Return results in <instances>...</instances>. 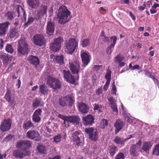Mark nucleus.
I'll use <instances>...</instances> for the list:
<instances>
[{"label": "nucleus", "instance_id": "f257e3e1", "mask_svg": "<svg viewBox=\"0 0 159 159\" xmlns=\"http://www.w3.org/2000/svg\"><path fill=\"white\" fill-rule=\"evenodd\" d=\"M57 15L58 22L61 24H64L68 22L71 17L70 12L64 5L59 8Z\"/></svg>", "mask_w": 159, "mask_h": 159}, {"label": "nucleus", "instance_id": "f03ea898", "mask_svg": "<svg viewBox=\"0 0 159 159\" xmlns=\"http://www.w3.org/2000/svg\"><path fill=\"white\" fill-rule=\"evenodd\" d=\"M78 41L75 39L70 38L66 41L64 44L65 51L68 54H72L78 48Z\"/></svg>", "mask_w": 159, "mask_h": 159}, {"label": "nucleus", "instance_id": "7ed1b4c3", "mask_svg": "<svg viewBox=\"0 0 159 159\" xmlns=\"http://www.w3.org/2000/svg\"><path fill=\"white\" fill-rule=\"evenodd\" d=\"M59 118L64 120L63 124L65 126H69V122L78 124H79L80 119L78 116H67L59 114L58 115Z\"/></svg>", "mask_w": 159, "mask_h": 159}, {"label": "nucleus", "instance_id": "20e7f679", "mask_svg": "<svg viewBox=\"0 0 159 159\" xmlns=\"http://www.w3.org/2000/svg\"><path fill=\"white\" fill-rule=\"evenodd\" d=\"M69 67L71 73L73 74H76L78 75L80 70V63L77 59H75L73 61H70Z\"/></svg>", "mask_w": 159, "mask_h": 159}, {"label": "nucleus", "instance_id": "39448f33", "mask_svg": "<svg viewBox=\"0 0 159 159\" xmlns=\"http://www.w3.org/2000/svg\"><path fill=\"white\" fill-rule=\"evenodd\" d=\"M18 46L17 48L18 54L22 55L27 54L30 51L28 44L25 40L20 39L18 41Z\"/></svg>", "mask_w": 159, "mask_h": 159}, {"label": "nucleus", "instance_id": "423d86ee", "mask_svg": "<svg viewBox=\"0 0 159 159\" xmlns=\"http://www.w3.org/2000/svg\"><path fill=\"white\" fill-rule=\"evenodd\" d=\"M63 39L61 37H59L55 39L52 42L50 43L49 48L53 52H56L59 50L61 48V43Z\"/></svg>", "mask_w": 159, "mask_h": 159}, {"label": "nucleus", "instance_id": "0eeeda50", "mask_svg": "<svg viewBox=\"0 0 159 159\" xmlns=\"http://www.w3.org/2000/svg\"><path fill=\"white\" fill-rule=\"evenodd\" d=\"M47 9V6L42 4L37 10H35L33 12L32 15L36 19H40L46 14Z\"/></svg>", "mask_w": 159, "mask_h": 159}, {"label": "nucleus", "instance_id": "6e6552de", "mask_svg": "<svg viewBox=\"0 0 159 159\" xmlns=\"http://www.w3.org/2000/svg\"><path fill=\"white\" fill-rule=\"evenodd\" d=\"M74 101L72 98L69 95L61 97L59 99V102L60 105L64 107L69 105L71 106L74 103Z\"/></svg>", "mask_w": 159, "mask_h": 159}, {"label": "nucleus", "instance_id": "1a4fd4ad", "mask_svg": "<svg viewBox=\"0 0 159 159\" xmlns=\"http://www.w3.org/2000/svg\"><path fill=\"white\" fill-rule=\"evenodd\" d=\"M34 44L39 47H41L44 43L45 40L43 35L42 34H36L33 37Z\"/></svg>", "mask_w": 159, "mask_h": 159}, {"label": "nucleus", "instance_id": "9d476101", "mask_svg": "<svg viewBox=\"0 0 159 159\" xmlns=\"http://www.w3.org/2000/svg\"><path fill=\"white\" fill-rule=\"evenodd\" d=\"M29 154L28 150L26 148H19L13 151V155L16 157L22 158L24 157L27 156Z\"/></svg>", "mask_w": 159, "mask_h": 159}, {"label": "nucleus", "instance_id": "9b49d317", "mask_svg": "<svg viewBox=\"0 0 159 159\" xmlns=\"http://www.w3.org/2000/svg\"><path fill=\"white\" fill-rule=\"evenodd\" d=\"M85 131L89 134L90 139L93 141H96L97 140L98 137L97 130L96 129L91 127L86 128Z\"/></svg>", "mask_w": 159, "mask_h": 159}, {"label": "nucleus", "instance_id": "f8f14e48", "mask_svg": "<svg viewBox=\"0 0 159 159\" xmlns=\"http://www.w3.org/2000/svg\"><path fill=\"white\" fill-rule=\"evenodd\" d=\"M26 136L29 139L35 141H39L41 139V136L38 132L34 130L28 131L26 133Z\"/></svg>", "mask_w": 159, "mask_h": 159}, {"label": "nucleus", "instance_id": "ddd939ff", "mask_svg": "<svg viewBox=\"0 0 159 159\" xmlns=\"http://www.w3.org/2000/svg\"><path fill=\"white\" fill-rule=\"evenodd\" d=\"M11 120L10 119H5L1 123L0 129L2 132L9 130L11 127Z\"/></svg>", "mask_w": 159, "mask_h": 159}, {"label": "nucleus", "instance_id": "4468645a", "mask_svg": "<svg viewBox=\"0 0 159 159\" xmlns=\"http://www.w3.org/2000/svg\"><path fill=\"white\" fill-rule=\"evenodd\" d=\"M62 74L66 80L72 84L75 83V80L73 76L69 71L64 70L62 71Z\"/></svg>", "mask_w": 159, "mask_h": 159}, {"label": "nucleus", "instance_id": "2eb2a0df", "mask_svg": "<svg viewBox=\"0 0 159 159\" xmlns=\"http://www.w3.org/2000/svg\"><path fill=\"white\" fill-rule=\"evenodd\" d=\"M109 104L113 110V113L115 115L118 114V110L116 101L113 97H109L108 98Z\"/></svg>", "mask_w": 159, "mask_h": 159}, {"label": "nucleus", "instance_id": "dca6fc26", "mask_svg": "<svg viewBox=\"0 0 159 159\" xmlns=\"http://www.w3.org/2000/svg\"><path fill=\"white\" fill-rule=\"evenodd\" d=\"M9 25L8 22L0 23V35L4 36L6 35Z\"/></svg>", "mask_w": 159, "mask_h": 159}, {"label": "nucleus", "instance_id": "f3484780", "mask_svg": "<svg viewBox=\"0 0 159 159\" xmlns=\"http://www.w3.org/2000/svg\"><path fill=\"white\" fill-rule=\"evenodd\" d=\"M78 110L82 113H87L89 111L88 107L84 103L80 102L78 103Z\"/></svg>", "mask_w": 159, "mask_h": 159}, {"label": "nucleus", "instance_id": "a211bd4d", "mask_svg": "<svg viewBox=\"0 0 159 159\" xmlns=\"http://www.w3.org/2000/svg\"><path fill=\"white\" fill-rule=\"evenodd\" d=\"M26 2L29 7L32 9H37L40 3L39 0H26Z\"/></svg>", "mask_w": 159, "mask_h": 159}, {"label": "nucleus", "instance_id": "6ab92c4d", "mask_svg": "<svg viewBox=\"0 0 159 159\" xmlns=\"http://www.w3.org/2000/svg\"><path fill=\"white\" fill-rule=\"evenodd\" d=\"M82 119L84 125H92L94 123V119L91 115H88L86 116L83 117Z\"/></svg>", "mask_w": 159, "mask_h": 159}, {"label": "nucleus", "instance_id": "aec40b11", "mask_svg": "<svg viewBox=\"0 0 159 159\" xmlns=\"http://www.w3.org/2000/svg\"><path fill=\"white\" fill-rule=\"evenodd\" d=\"M81 56L84 66H85L90 61L89 53L85 52H83L81 53Z\"/></svg>", "mask_w": 159, "mask_h": 159}, {"label": "nucleus", "instance_id": "412c9836", "mask_svg": "<svg viewBox=\"0 0 159 159\" xmlns=\"http://www.w3.org/2000/svg\"><path fill=\"white\" fill-rule=\"evenodd\" d=\"M124 123L120 120H118L116 121L114 124V126L116 128L115 133H118L123 128L124 125Z\"/></svg>", "mask_w": 159, "mask_h": 159}, {"label": "nucleus", "instance_id": "4be33fe9", "mask_svg": "<svg viewBox=\"0 0 159 159\" xmlns=\"http://www.w3.org/2000/svg\"><path fill=\"white\" fill-rule=\"evenodd\" d=\"M139 149L137 148L136 145H133L131 146L129 150L130 154L133 157H136L138 156L139 152Z\"/></svg>", "mask_w": 159, "mask_h": 159}, {"label": "nucleus", "instance_id": "5701e85b", "mask_svg": "<svg viewBox=\"0 0 159 159\" xmlns=\"http://www.w3.org/2000/svg\"><path fill=\"white\" fill-rule=\"evenodd\" d=\"M46 33L47 34L49 35H52L55 30V26L54 23L51 21L48 22L47 25Z\"/></svg>", "mask_w": 159, "mask_h": 159}, {"label": "nucleus", "instance_id": "b1692460", "mask_svg": "<svg viewBox=\"0 0 159 159\" xmlns=\"http://www.w3.org/2000/svg\"><path fill=\"white\" fill-rule=\"evenodd\" d=\"M28 60L31 64L35 66V67L39 64V60L36 56L31 55L28 57Z\"/></svg>", "mask_w": 159, "mask_h": 159}, {"label": "nucleus", "instance_id": "393cba45", "mask_svg": "<svg viewBox=\"0 0 159 159\" xmlns=\"http://www.w3.org/2000/svg\"><path fill=\"white\" fill-rule=\"evenodd\" d=\"M111 39L113 40L112 43L111 44L110 46L108 47L106 50V52L108 54H110L111 53L112 49L116 44L117 40V38L116 36H112L111 38Z\"/></svg>", "mask_w": 159, "mask_h": 159}, {"label": "nucleus", "instance_id": "a878e982", "mask_svg": "<svg viewBox=\"0 0 159 159\" xmlns=\"http://www.w3.org/2000/svg\"><path fill=\"white\" fill-rule=\"evenodd\" d=\"M81 136V134L77 131H75L72 134L73 139L77 145L79 144L80 141Z\"/></svg>", "mask_w": 159, "mask_h": 159}, {"label": "nucleus", "instance_id": "bb28decb", "mask_svg": "<svg viewBox=\"0 0 159 159\" xmlns=\"http://www.w3.org/2000/svg\"><path fill=\"white\" fill-rule=\"evenodd\" d=\"M39 92L44 95H47L50 90L45 84H42L39 86Z\"/></svg>", "mask_w": 159, "mask_h": 159}, {"label": "nucleus", "instance_id": "cd10ccee", "mask_svg": "<svg viewBox=\"0 0 159 159\" xmlns=\"http://www.w3.org/2000/svg\"><path fill=\"white\" fill-rule=\"evenodd\" d=\"M152 146V144L150 142H144L142 147V149L146 152H148Z\"/></svg>", "mask_w": 159, "mask_h": 159}, {"label": "nucleus", "instance_id": "c85d7f7f", "mask_svg": "<svg viewBox=\"0 0 159 159\" xmlns=\"http://www.w3.org/2000/svg\"><path fill=\"white\" fill-rule=\"evenodd\" d=\"M11 93L10 90H8L5 94V98L8 102H10L11 104L15 103L16 101L14 99H11Z\"/></svg>", "mask_w": 159, "mask_h": 159}, {"label": "nucleus", "instance_id": "c756f323", "mask_svg": "<svg viewBox=\"0 0 159 159\" xmlns=\"http://www.w3.org/2000/svg\"><path fill=\"white\" fill-rule=\"evenodd\" d=\"M12 57V56L6 54H3L1 56V58L7 63L11 61Z\"/></svg>", "mask_w": 159, "mask_h": 159}, {"label": "nucleus", "instance_id": "7c9ffc66", "mask_svg": "<svg viewBox=\"0 0 159 159\" xmlns=\"http://www.w3.org/2000/svg\"><path fill=\"white\" fill-rule=\"evenodd\" d=\"M37 150L40 154H44L47 151V148L44 145H40L37 147Z\"/></svg>", "mask_w": 159, "mask_h": 159}, {"label": "nucleus", "instance_id": "2f4dec72", "mask_svg": "<svg viewBox=\"0 0 159 159\" xmlns=\"http://www.w3.org/2000/svg\"><path fill=\"white\" fill-rule=\"evenodd\" d=\"M16 10L18 13V16H20V11H22L23 12V18H24L25 21L26 20V15L25 10L20 5L18 6L16 8Z\"/></svg>", "mask_w": 159, "mask_h": 159}, {"label": "nucleus", "instance_id": "473e14b6", "mask_svg": "<svg viewBox=\"0 0 159 159\" xmlns=\"http://www.w3.org/2000/svg\"><path fill=\"white\" fill-rule=\"evenodd\" d=\"M56 80L55 78L51 76H48L47 80V84L50 86V88H52Z\"/></svg>", "mask_w": 159, "mask_h": 159}, {"label": "nucleus", "instance_id": "72a5a7b5", "mask_svg": "<svg viewBox=\"0 0 159 159\" xmlns=\"http://www.w3.org/2000/svg\"><path fill=\"white\" fill-rule=\"evenodd\" d=\"M54 83V84H53L52 87L53 89L57 90L61 88V85L60 82L58 79L56 80Z\"/></svg>", "mask_w": 159, "mask_h": 159}, {"label": "nucleus", "instance_id": "f704fd0d", "mask_svg": "<svg viewBox=\"0 0 159 159\" xmlns=\"http://www.w3.org/2000/svg\"><path fill=\"white\" fill-rule=\"evenodd\" d=\"M23 127L24 129H28L31 127H34V125L30 121H28L24 124Z\"/></svg>", "mask_w": 159, "mask_h": 159}, {"label": "nucleus", "instance_id": "c9c22d12", "mask_svg": "<svg viewBox=\"0 0 159 159\" xmlns=\"http://www.w3.org/2000/svg\"><path fill=\"white\" fill-rule=\"evenodd\" d=\"M5 50L7 52L10 54H12L14 51L13 47L11 44H8L5 47Z\"/></svg>", "mask_w": 159, "mask_h": 159}, {"label": "nucleus", "instance_id": "e433bc0d", "mask_svg": "<svg viewBox=\"0 0 159 159\" xmlns=\"http://www.w3.org/2000/svg\"><path fill=\"white\" fill-rule=\"evenodd\" d=\"M114 141L117 144L124 145V143L126 141L125 140V139H124L123 138L116 137L114 139Z\"/></svg>", "mask_w": 159, "mask_h": 159}, {"label": "nucleus", "instance_id": "4c0bfd02", "mask_svg": "<svg viewBox=\"0 0 159 159\" xmlns=\"http://www.w3.org/2000/svg\"><path fill=\"white\" fill-rule=\"evenodd\" d=\"M89 44L90 41L88 39H84L81 41V45L83 48H85L89 46Z\"/></svg>", "mask_w": 159, "mask_h": 159}, {"label": "nucleus", "instance_id": "58836bf2", "mask_svg": "<svg viewBox=\"0 0 159 159\" xmlns=\"http://www.w3.org/2000/svg\"><path fill=\"white\" fill-rule=\"evenodd\" d=\"M55 59L57 62L60 65L64 63V57L63 55L56 56Z\"/></svg>", "mask_w": 159, "mask_h": 159}, {"label": "nucleus", "instance_id": "ea45409f", "mask_svg": "<svg viewBox=\"0 0 159 159\" xmlns=\"http://www.w3.org/2000/svg\"><path fill=\"white\" fill-rule=\"evenodd\" d=\"M152 154L157 156H159V143L155 146L153 149Z\"/></svg>", "mask_w": 159, "mask_h": 159}, {"label": "nucleus", "instance_id": "a19ab883", "mask_svg": "<svg viewBox=\"0 0 159 159\" xmlns=\"http://www.w3.org/2000/svg\"><path fill=\"white\" fill-rule=\"evenodd\" d=\"M34 17L32 16H29L28 18V20L27 22L25 24V25L26 26H28L31 23H32L34 20H37L39 19H36L34 16H33Z\"/></svg>", "mask_w": 159, "mask_h": 159}, {"label": "nucleus", "instance_id": "79ce46f5", "mask_svg": "<svg viewBox=\"0 0 159 159\" xmlns=\"http://www.w3.org/2000/svg\"><path fill=\"white\" fill-rule=\"evenodd\" d=\"M116 148L117 147L114 145L112 146L110 148L109 153L111 156H113L115 153L117 151Z\"/></svg>", "mask_w": 159, "mask_h": 159}, {"label": "nucleus", "instance_id": "37998d69", "mask_svg": "<svg viewBox=\"0 0 159 159\" xmlns=\"http://www.w3.org/2000/svg\"><path fill=\"white\" fill-rule=\"evenodd\" d=\"M40 103V101L39 99L37 98L35 99L33 102V107H34L35 108L39 106Z\"/></svg>", "mask_w": 159, "mask_h": 159}, {"label": "nucleus", "instance_id": "c03bdc74", "mask_svg": "<svg viewBox=\"0 0 159 159\" xmlns=\"http://www.w3.org/2000/svg\"><path fill=\"white\" fill-rule=\"evenodd\" d=\"M61 136L60 134L55 135L53 137L54 142L56 143L60 142L61 140Z\"/></svg>", "mask_w": 159, "mask_h": 159}, {"label": "nucleus", "instance_id": "a18cd8bd", "mask_svg": "<svg viewBox=\"0 0 159 159\" xmlns=\"http://www.w3.org/2000/svg\"><path fill=\"white\" fill-rule=\"evenodd\" d=\"M93 109L94 111L98 110L99 112H102V106L101 105H99L97 104H95L93 105Z\"/></svg>", "mask_w": 159, "mask_h": 159}, {"label": "nucleus", "instance_id": "49530a36", "mask_svg": "<svg viewBox=\"0 0 159 159\" xmlns=\"http://www.w3.org/2000/svg\"><path fill=\"white\" fill-rule=\"evenodd\" d=\"M24 146H26L28 148H30L32 147V143L30 140H24Z\"/></svg>", "mask_w": 159, "mask_h": 159}, {"label": "nucleus", "instance_id": "de8ad7c7", "mask_svg": "<svg viewBox=\"0 0 159 159\" xmlns=\"http://www.w3.org/2000/svg\"><path fill=\"white\" fill-rule=\"evenodd\" d=\"M124 59V57L121 55H117L115 57V61L118 62L122 61Z\"/></svg>", "mask_w": 159, "mask_h": 159}, {"label": "nucleus", "instance_id": "09e8293b", "mask_svg": "<svg viewBox=\"0 0 159 159\" xmlns=\"http://www.w3.org/2000/svg\"><path fill=\"white\" fill-rule=\"evenodd\" d=\"M125 158V156L124 153L120 152L116 156L115 159H124Z\"/></svg>", "mask_w": 159, "mask_h": 159}, {"label": "nucleus", "instance_id": "8fccbe9b", "mask_svg": "<svg viewBox=\"0 0 159 159\" xmlns=\"http://www.w3.org/2000/svg\"><path fill=\"white\" fill-rule=\"evenodd\" d=\"M32 120L34 122L36 123H38L40 121L41 118L39 116L33 114L32 117Z\"/></svg>", "mask_w": 159, "mask_h": 159}, {"label": "nucleus", "instance_id": "3c124183", "mask_svg": "<svg viewBox=\"0 0 159 159\" xmlns=\"http://www.w3.org/2000/svg\"><path fill=\"white\" fill-rule=\"evenodd\" d=\"M18 33V30L16 29H14L12 30L10 34V36L11 38H13L17 35Z\"/></svg>", "mask_w": 159, "mask_h": 159}, {"label": "nucleus", "instance_id": "603ef678", "mask_svg": "<svg viewBox=\"0 0 159 159\" xmlns=\"http://www.w3.org/2000/svg\"><path fill=\"white\" fill-rule=\"evenodd\" d=\"M6 17L7 18V19L8 20H11L13 18V14L11 12H7L5 15Z\"/></svg>", "mask_w": 159, "mask_h": 159}, {"label": "nucleus", "instance_id": "864d4df0", "mask_svg": "<svg viewBox=\"0 0 159 159\" xmlns=\"http://www.w3.org/2000/svg\"><path fill=\"white\" fill-rule=\"evenodd\" d=\"M108 124V121L107 120L103 119L101 123V127L104 128Z\"/></svg>", "mask_w": 159, "mask_h": 159}, {"label": "nucleus", "instance_id": "5fc2aeb1", "mask_svg": "<svg viewBox=\"0 0 159 159\" xmlns=\"http://www.w3.org/2000/svg\"><path fill=\"white\" fill-rule=\"evenodd\" d=\"M111 93V94L115 95L116 94V87L115 84L114 82H113L112 84Z\"/></svg>", "mask_w": 159, "mask_h": 159}, {"label": "nucleus", "instance_id": "6e6d98bb", "mask_svg": "<svg viewBox=\"0 0 159 159\" xmlns=\"http://www.w3.org/2000/svg\"><path fill=\"white\" fill-rule=\"evenodd\" d=\"M106 80H111V71L108 70L105 76Z\"/></svg>", "mask_w": 159, "mask_h": 159}, {"label": "nucleus", "instance_id": "4d7b16f0", "mask_svg": "<svg viewBox=\"0 0 159 159\" xmlns=\"http://www.w3.org/2000/svg\"><path fill=\"white\" fill-rule=\"evenodd\" d=\"M42 112V110L41 109H38L35 111L34 114L40 116L41 115Z\"/></svg>", "mask_w": 159, "mask_h": 159}, {"label": "nucleus", "instance_id": "13d9d810", "mask_svg": "<svg viewBox=\"0 0 159 159\" xmlns=\"http://www.w3.org/2000/svg\"><path fill=\"white\" fill-rule=\"evenodd\" d=\"M24 140L20 141L16 145L17 148L18 149L21 148V147L24 146Z\"/></svg>", "mask_w": 159, "mask_h": 159}, {"label": "nucleus", "instance_id": "bf43d9fd", "mask_svg": "<svg viewBox=\"0 0 159 159\" xmlns=\"http://www.w3.org/2000/svg\"><path fill=\"white\" fill-rule=\"evenodd\" d=\"M13 136L11 134L9 135L8 136L6 137L4 139V141L6 142H8L11 140Z\"/></svg>", "mask_w": 159, "mask_h": 159}, {"label": "nucleus", "instance_id": "052dcab7", "mask_svg": "<svg viewBox=\"0 0 159 159\" xmlns=\"http://www.w3.org/2000/svg\"><path fill=\"white\" fill-rule=\"evenodd\" d=\"M102 65H95L94 67V69L95 71H97L99 70L100 68H102Z\"/></svg>", "mask_w": 159, "mask_h": 159}, {"label": "nucleus", "instance_id": "680f3d73", "mask_svg": "<svg viewBox=\"0 0 159 159\" xmlns=\"http://www.w3.org/2000/svg\"><path fill=\"white\" fill-rule=\"evenodd\" d=\"M102 91L101 88H98L96 90V94L99 95L100 94L102 93Z\"/></svg>", "mask_w": 159, "mask_h": 159}, {"label": "nucleus", "instance_id": "e2e57ef3", "mask_svg": "<svg viewBox=\"0 0 159 159\" xmlns=\"http://www.w3.org/2000/svg\"><path fill=\"white\" fill-rule=\"evenodd\" d=\"M51 127L49 125H48L46 127V129L47 131L50 133H51L52 132V129L51 128Z\"/></svg>", "mask_w": 159, "mask_h": 159}, {"label": "nucleus", "instance_id": "0e129e2a", "mask_svg": "<svg viewBox=\"0 0 159 159\" xmlns=\"http://www.w3.org/2000/svg\"><path fill=\"white\" fill-rule=\"evenodd\" d=\"M151 78L153 80V81H154V83L155 84H157V85H158V84H159V82L158 81V80L154 76H152V77H151Z\"/></svg>", "mask_w": 159, "mask_h": 159}, {"label": "nucleus", "instance_id": "69168bd1", "mask_svg": "<svg viewBox=\"0 0 159 159\" xmlns=\"http://www.w3.org/2000/svg\"><path fill=\"white\" fill-rule=\"evenodd\" d=\"M4 41L2 39H0V49H2L4 46Z\"/></svg>", "mask_w": 159, "mask_h": 159}, {"label": "nucleus", "instance_id": "338daca9", "mask_svg": "<svg viewBox=\"0 0 159 159\" xmlns=\"http://www.w3.org/2000/svg\"><path fill=\"white\" fill-rule=\"evenodd\" d=\"M129 16L132 19L134 20H135L136 19L135 16L133 15L132 12L131 11H130L129 12Z\"/></svg>", "mask_w": 159, "mask_h": 159}, {"label": "nucleus", "instance_id": "774afa93", "mask_svg": "<svg viewBox=\"0 0 159 159\" xmlns=\"http://www.w3.org/2000/svg\"><path fill=\"white\" fill-rule=\"evenodd\" d=\"M136 69H139V66L138 65H136L133 66V67L131 69V70H134Z\"/></svg>", "mask_w": 159, "mask_h": 159}]
</instances>
